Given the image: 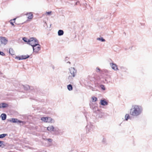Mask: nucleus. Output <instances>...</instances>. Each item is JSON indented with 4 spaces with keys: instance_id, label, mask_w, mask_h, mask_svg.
<instances>
[{
    "instance_id": "nucleus-1",
    "label": "nucleus",
    "mask_w": 152,
    "mask_h": 152,
    "mask_svg": "<svg viewBox=\"0 0 152 152\" xmlns=\"http://www.w3.org/2000/svg\"><path fill=\"white\" fill-rule=\"evenodd\" d=\"M142 109L140 106L137 105L132 106L130 110V114L133 116H137L139 115L142 112Z\"/></svg>"
},
{
    "instance_id": "nucleus-2",
    "label": "nucleus",
    "mask_w": 152,
    "mask_h": 152,
    "mask_svg": "<svg viewBox=\"0 0 152 152\" xmlns=\"http://www.w3.org/2000/svg\"><path fill=\"white\" fill-rule=\"evenodd\" d=\"M33 48V51L35 53H38L40 50V45L38 44V41L36 38L32 43H30Z\"/></svg>"
},
{
    "instance_id": "nucleus-3",
    "label": "nucleus",
    "mask_w": 152,
    "mask_h": 152,
    "mask_svg": "<svg viewBox=\"0 0 152 152\" xmlns=\"http://www.w3.org/2000/svg\"><path fill=\"white\" fill-rule=\"evenodd\" d=\"M10 122H12L13 123H16L20 124L21 126H22L25 123V122L18 120L17 118H12L11 120H9Z\"/></svg>"
},
{
    "instance_id": "nucleus-4",
    "label": "nucleus",
    "mask_w": 152,
    "mask_h": 152,
    "mask_svg": "<svg viewBox=\"0 0 152 152\" xmlns=\"http://www.w3.org/2000/svg\"><path fill=\"white\" fill-rule=\"evenodd\" d=\"M87 132H91L94 131L95 129L94 126L91 123L88 124L86 126Z\"/></svg>"
},
{
    "instance_id": "nucleus-5",
    "label": "nucleus",
    "mask_w": 152,
    "mask_h": 152,
    "mask_svg": "<svg viewBox=\"0 0 152 152\" xmlns=\"http://www.w3.org/2000/svg\"><path fill=\"white\" fill-rule=\"evenodd\" d=\"M35 39L36 38L34 37H31L29 39H28L27 38L24 37L23 38V40L24 42H27L28 44L30 45V43H32L34 42Z\"/></svg>"
},
{
    "instance_id": "nucleus-6",
    "label": "nucleus",
    "mask_w": 152,
    "mask_h": 152,
    "mask_svg": "<svg viewBox=\"0 0 152 152\" xmlns=\"http://www.w3.org/2000/svg\"><path fill=\"white\" fill-rule=\"evenodd\" d=\"M69 72L71 74V76L73 77H75L77 73V70L75 69V68L71 67L69 68Z\"/></svg>"
},
{
    "instance_id": "nucleus-7",
    "label": "nucleus",
    "mask_w": 152,
    "mask_h": 152,
    "mask_svg": "<svg viewBox=\"0 0 152 152\" xmlns=\"http://www.w3.org/2000/svg\"><path fill=\"white\" fill-rule=\"evenodd\" d=\"M0 38L1 43V45L3 44L4 45H6L8 42V40L6 39V38L5 37H0Z\"/></svg>"
},
{
    "instance_id": "nucleus-8",
    "label": "nucleus",
    "mask_w": 152,
    "mask_h": 152,
    "mask_svg": "<svg viewBox=\"0 0 152 152\" xmlns=\"http://www.w3.org/2000/svg\"><path fill=\"white\" fill-rule=\"evenodd\" d=\"M53 132L56 135L61 134H62L63 133V132H61L57 128H55Z\"/></svg>"
},
{
    "instance_id": "nucleus-9",
    "label": "nucleus",
    "mask_w": 152,
    "mask_h": 152,
    "mask_svg": "<svg viewBox=\"0 0 152 152\" xmlns=\"http://www.w3.org/2000/svg\"><path fill=\"white\" fill-rule=\"evenodd\" d=\"M110 65L112 69L114 70H117L118 69L117 66L115 64L111 63H110Z\"/></svg>"
},
{
    "instance_id": "nucleus-10",
    "label": "nucleus",
    "mask_w": 152,
    "mask_h": 152,
    "mask_svg": "<svg viewBox=\"0 0 152 152\" xmlns=\"http://www.w3.org/2000/svg\"><path fill=\"white\" fill-rule=\"evenodd\" d=\"M100 104L102 105L105 106L107 105L108 104V103L106 101L105 99H101L100 100Z\"/></svg>"
},
{
    "instance_id": "nucleus-11",
    "label": "nucleus",
    "mask_w": 152,
    "mask_h": 152,
    "mask_svg": "<svg viewBox=\"0 0 152 152\" xmlns=\"http://www.w3.org/2000/svg\"><path fill=\"white\" fill-rule=\"evenodd\" d=\"M55 128L53 126H50L47 128V129L50 132H53Z\"/></svg>"
},
{
    "instance_id": "nucleus-12",
    "label": "nucleus",
    "mask_w": 152,
    "mask_h": 152,
    "mask_svg": "<svg viewBox=\"0 0 152 152\" xmlns=\"http://www.w3.org/2000/svg\"><path fill=\"white\" fill-rule=\"evenodd\" d=\"M95 104H94L92 103H91L89 104V106L91 109L92 110L96 109L97 108V106L95 105Z\"/></svg>"
},
{
    "instance_id": "nucleus-13",
    "label": "nucleus",
    "mask_w": 152,
    "mask_h": 152,
    "mask_svg": "<svg viewBox=\"0 0 152 152\" xmlns=\"http://www.w3.org/2000/svg\"><path fill=\"white\" fill-rule=\"evenodd\" d=\"M73 77L72 76L69 75L68 77V81L70 83H72L73 80Z\"/></svg>"
},
{
    "instance_id": "nucleus-14",
    "label": "nucleus",
    "mask_w": 152,
    "mask_h": 152,
    "mask_svg": "<svg viewBox=\"0 0 152 152\" xmlns=\"http://www.w3.org/2000/svg\"><path fill=\"white\" fill-rule=\"evenodd\" d=\"M22 87L25 90H28L30 89V86L28 85H22Z\"/></svg>"
},
{
    "instance_id": "nucleus-15",
    "label": "nucleus",
    "mask_w": 152,
    "mask_h": 152,
    "mask_svg": "<svg viewBox=\"0 0 152 152\" xmlns=\"http://www.w3.org/2000/svg\"><path fill=\"white\" fill-rule=\"evenodd\" d=\"M1 119L2 120H4L6 119L7 115L5 114L2 113L1 115Z\"/></svg>"
},
{
    "instance_id": "nucleus-16",
    "label": "nucleus",
    "mask_w": 152,
    "mask_h": 152,
    "mask_svg": "<svg viewBox=\"0 0 152 152\" xmlns=\"http://www.w3.org/2000/svg\"><path fill=\"white\" fill-rule=\"evenodd\" d=\"M64 31L62 30H59L58 31V36H61L64 34Z\"/></svg>"
},
{
    "instance_id": "nucleus-17",
    "label": "nucleus",
    "mask_w": 152,
    "mask_h": 152,
    "mask_svg": "<svg viewBox=\"0 0 152 152\" xmlns=\"http://www.w3.org/2000/svg\"><path fill=\"white\" fill-rule=\"evenodd\" d=\"M9 53L12 55H14V51L12 48H10L9 50Z\"/></svg>"
},
{
    "instance_id": "nucleus-18",
    "label": "nucleus",
    "mask_w": 152,
    "mask_h": 152,
    "mask_svg": "<svg viewBox=\"0 0 152 152\" xmlns=\"http://www.w3.org/2000/svg\"><path fill=\"white\" fill-rule=\"evenodd\" d=\"M47 122L48 123H52L54 121H53V119L50 117H47Z\"/></svg>"
},
{
    "instance_id": "nucleus-19",
    "label": "nucleus",
    "mask_w": 152,
    "mask_h": 152,
    "mask_svg": "<svg viewBox=\"0 0 152 152\" xmlns=\"http://www.w3.org/2000/svg\"><path fill=\"white\" fill-rule=\"evenodd\" d=\"M67 88L69 91H71L73 89V88L72 85L71 84H69L67 86Z\"/></svg>"
},
{
    "instance_id": "nucleus-20",
    "label": "nucleus",
    "mask_w": 152,
    "mask_h": 152,
    "mask_svg": "<svg viewBox=\"0 0 152 152\" xmlns=\"http://www.w3.org/2000/svg\"><path fill=\"white\" fill-rule=\"evenodd\" d=\"M96 39L97 40H99V41H100L101 42H104L105 41V40L102 37L97 38Z\"/></svg>"
},
{
    "instance_id": "nucleus-21",
    "label": "nucleus",
    "mask_w": 152,
    "mask_h": 152,
    "mask_svg": "<svg viewBox=\"0 0 152 152\" xmlns=\"http://www.w3.org/2000/svg\"><path fill=\"white\" fill-rule=\"evenodd\" d=\"M21 57H22V59H23H23H26V58H29L30 56L29 55H26L22 56Z\"/></svg>"
},
{
    "instance_id": "nucleus-22",
    "label": "nucleus",
    "mask_w": 152,
    "mask_h": 152,
    "mask_svg": "<svg viewBox=\"0 0 152 152\" xmlns=\"http://www.w3.org/2000/svg\"><path fill=\"white\" fill-rule=\"evenodd\" d=\"M7 134H0V138H2L7 136Z\"/></svg>"
},
{
    "instance_id": "nucleus-23",
    "label": "nucleus",
    "mask_w": 152,
    "mask_h": 152,
    "mask_svg": "<svg viewBox=\"0 0 152 152\" xmlns=\"http://www.w3.org/2000/svg\"><path fill=\"white\" fill-rule=\"evenodd\" d=\"M47 117H43L41 118V120L45 122H47Z\"/></svg>"
},
{
    "instance_id": "nucleus-24",
    "label": "nucleus",
    "mask_w": 152,
    "mask_h": 152,
    "mask_svg": "<svg viewBox=\"0 0 152 152\" xmlns=\"http://www.w3.org/2000/svg\"><path fill=\"white\" fill-rule=\"evenodd\" d=\"M125 120L127 121L128 119L129 118V116L128 114H126L125 115Z\"/></svg>"
},
{
    "instance_id": "nucleus-25",
    "label": "nucleus",
    "mask_w": 152,
    "mask_h": 152,
    "mask_svg": "<svg viewBox=\"0 0 152 152\" xmlns=\"http://www.w3.org/2000/svg\"><path fill=\"white\" fill-rule=\"evenodd\" d=\"M4 142L0 141V147H4L5 145L4 144Z\"/></svg>"
},
{
    "instance_id": "nucleus-26",
    "label": "nucleus",
    "mask_w": 152,
    "mask_h": 152,
    "mask_svg": "<svg viewBox=\"0 0 152 152\" xmlns=\"http://www.w3.org/2000/svg\"><path fill=\"white\" fill-rule=\"evenodd\" d=\"M29 14V15L28 16V19H32L33 18V15L32 14H31V13H30Z\"/></svg>"
},
{
    "instance_id": "nucleus-27",
    "label": "nucleus",
    "mask_w": 152,
    "mask_h": 152,
    "mask_svg": "<svg viewBox=\"0 0 152 152\" xmlns=\"http://www.w3.org/2000/svg\"><path fill=\"white\" fill-rule=\"evenodd\" d=\"M92 102H95L97 100V98L95 96H93V97H92Z\"/></svg>"
},
{
    "instance_id": "nucleus-28",
    "label": "nucleus",
    "mask_w": 152,
    "mask_h": 152,
    "mask_svg": "<svg viewBox=\"0 0 152 152\" xmlns=\"http://www.w3.org/2000/svg\"><path fill=\"white\" fill-rule=\"evenodd\" d=\"M22 58V57L21 56H16L15 57V58H16V59H18L19 60H23Z\"/></svg>"
},
{
    "instance_id": "nucleus-29",
    "label": "nucleus",
    "mask_w": 152,
    "mask_h": 152,
    "mask_svg": "<svg viewBox=\"0 0 152 152\" xmlns=\"http://www.w3.org/2000/svg\"><path fill=\"white\" fill-rule=\"evenodd\" d=\"M100 88H101L104 90H105V87H104V85H101L100 86Z\"/></svg>"
},
{
    "instance_id": "nucleus-30",
    "label": "nucleus",
    "mask_w": 152,
    "mask_h": 152,
    "mask_svg": "<svg viewBox=\"0 0 152 152\" xmlns=\"http://www.w3.org/2000/svg\"><path fill=\"white\" fill-rule=\"evenodd\" d=\"M0 55L2 56H5V54L3 52L0 51Z\"/></svg>"
},
{
    "instance_id": "nucleus-31",
    "label": "nucleus",
    "mask_w": 152,
    "mask_h": 152,
    "mask_svg": "<svg viewBox=\"0 0 152 152\" xmlns=\"http://www.w3.org/2000/svg\"><path fill=\"white\" fill-rule=\"evenodd\" d=\"M53 141V140L51 139V138H49L48 139V141L49 142H52V141Z\"/></svg>"
},
{
    "instance_id": "nucleus-32",
    "label": "nucleus",
    "mask_w": 152,
    "mask_h": 152,
    "mask_svg": "<svg viewBox=\"0 0 152 152\" xmlns=\"http://www.w3.org/2000/svg\"><path fill=\"white\" fill-rule=\"evenodd\" d=\"M51 12H52L51 11H50L49 12H46V13L47 14V15H50Z\"/></svg>"
},
{
    "instance_id": "nucleus-33",
    "label": "nucleus",
    "mask_w": 152,
    "mask_h": 152,
    "mask_svg": "<svg viewBox=\"0 0 152 152\" xmlns=\"http://www.w3.org/2000/svg\"><path fill=\"white\" fill-rule=\"evenodd\" d=\"M80 4V2H79V1H77V2L75 3V5H78V4Z\"/></svg>"
},
{
    "instance_id": "nucleus-34",
    "label": "nucleus",
    "mask_w": 152,
    "mask_h": 152,
    "mask_svg": "<svg viewBox=\"0 0 152 152\" xmlns=\"http://www.w3.org/2000/svg\"><path fill=\"white\" fill-rule=\"evenodd\" d=\"M10 24L12 26H14V24H13V23L12 22H10Z\"/></svg>"
},
{
    "instance_id": "nucleus-35",
    "label": "nucleus",
    "mask_w": 152,
    "mask_h": 152,
    "mask_svg": "<svg viewBox=\"0 0 152 152\" xmlns=\"http://www.w3.org/2000/svg\"><path fill=\"white\" fill-rule=\"evenodd\" d=\"M69 59V58L66 57L65 58V61H66V60H68Z\"/></svg>"
},
{
    "instance_id": "nucleus-36",
    "label": "nucleus",
    "mask_w": 152,
    "mask_h": 152,
    "mask_svg": "<svg viewBox=\"0 0 152 152\" xmlns=\"http://www.w3.org/2000/svg\"><path fill=\"white\" fill-rule=\"evenodd\" d=\"M96 69L97 70H98L99 71L100 70V69L98 67H97L96 68Z\"/></svg>"
},
{
    "instance_id": "nucleus-37",
    "label": "nucleus",
    "mask_w": 152,
    "mask_h": 152,
    "mask_svg": "<svg viewBox=\"0 0 152 152\" xmlns=\"http://www.w3.org/2000/svg\"><path fill=\"white\" fill-rule=\"evenodd\" d=\"M48 139L47 138H45L44 139V140L45 141H48Z\"/></svg>"
},
{
    "instance_id": "nucleus-38",
    "label": "nucleus",
    "mask_w": 152,
    "mask_h": 152,
    "mask_svg": "<svg viewBox=\"0 0 152 152\" xmlns=\"http://www.w3.org/2000/svg\"><path fill=\"white\" fill-rule=\"evenodd\" d=\"M15 19H16V18H15L13 19V20H14V22H15Z\"/></svg>"
},
{
    "instance_id": "nucleus-39",
    "label": "nucleus",
    "mask_w": 152,
    "mask_h": 152,
    "mask_svg": "<svg viewBox=\"0 0 152 152\" xmlns=\"http://www.w3.org/2000/svg\"><path fill=\"white\" fill-rule=\"evenodd\" d=\"M67 63H69V64H71V63L69 61H68V62H67Z\"/></svg>"
},
{
    "instance_id": "nucleus-40",
    "label": "nucleus",
    "mask_w": 152,
    "mask_h": 152,
    "mask_svg": "<svg viewBox=\"0 0 152 152\" xmlns=\"http://www.w3.org/2000/svg\"><path fill=\"white\" fill-rule=\"evenodd\" d=\"M45 24H46V25H47V23L46 22L45 23Z\"/></svg>"
},
{
    "instance_id": "nucleus-41",
    "label": "nucleus",
    "mask_w": 152,
    "mask_h": 152,
    "mask_svg": "<svg viewBox=\"0 0 152 152\" xmlns=\"http://www.w3.org/2000/svg\"><path fill=\"white\" fill-rule=\"evenodd\" d=\"M51 26V24H50V26Z\"/></svg>"
}]
</instances>
